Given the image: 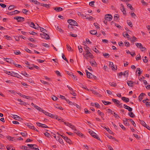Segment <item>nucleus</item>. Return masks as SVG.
Wrapping results in <instances>:
<instances>
[{
  "label": "nucleus",
  "mask_w": 150,
  "mask_h": 150,
  "mask_svg": "<svg viewBox=\"0 0 150 150\" xmlns=\"http://www.w3.org/2000/svg\"><path fill=\"white\" fill-rule=\"evenodd\" d=\"M84 48L86 51V53L85 54H83V56L85 58L87 59L88 57L91 58H93V55L89 51L90 48L86 46V47H84Z\"/></svg>",
  "instance_id": "obj_1"
},
{
  "label": "nucleus",
  "mask_w": 150,
  "mask_h": 150,
  "mask_svg": "<svg viewBox=\"0 0 150 150\" xmlns=\"http://www.w3.org/2000/svg\"><path fill=\"white\" fill-rule=\"evenodd\" d=\"M67 22L69 24L74 26H78V25L77 22H76L74 20L69 19L67 20Z\"/></svg>",
  "instance_id": "obj_2"
},
{
  "label": "nucleus",
  "mask_w": 150,
  "mask_h": 150,
  "mask_svg": "<svg viewBox=\"0 0 150 150\" xmlns=\"http://www.w3.org/2000/svg\"><path fill=\"white\" fill-rule=\"evenodd\" d=\"M112 100L114 103L117 105V106L118 107L120 108H122V104L120 103V102L118 100L115 99H112Z\"/></svg>",
  "instance_id": "obj_3"
},
{
  "label": "nucleus",
  "mask_w": 150,
  "mask_h": 150,
  "mask_svg": "<svg viewBox=\"0 0 150 150\" xmlns=\"http://www.w3.org/2000/svg\"><path fill=\"white\" fill-rule=\"evenodd\" d=\"M89 133L93 137L95 138L96 139H97L99 141H100V139L99 138L98 136L97 135L95 132L91 131L89 132Z\"/></svg>",
  "instance_id": "obj_4"
},
{
  "label": "nucleus",
  "mask_w": 150,
  "mask_h": 150,
  "mask_svg": "<svg viewBox=\"0 0 150 150\" xmlns=\"http://www.w3.org/2000/svg\"><path fill=\"white\" fill-rule=\"evenodd\" d=\"M14 19L16 20L18 22H22L24 21V18L23 17L20 16L15 17Z\"/></svg>",
  "instance_id": "obj_5"
},
{
  "label": "nucleus",
  "mask_w": 150,
  "mask_h": 150,
  "mask_svg": "<svg viewBox=\"0 0 150 150\" xmlns=\"http://www.w3.org/2000/svg\"><path fill=\"white\" fill-rule=\"evenodd\" d=\"M105 19L108 21H111L112 18V16L110 14H106L105 16Z\"/></svg>",
  "instance_id": "obj_6"
},
{
  "label": "nucleus",
  "mask_w": 150,
  "mask_h": 150,
  "mask_svg": "<svg viewBox=\"0 0 150 150\" xmlns=\"http://www.w3.org/2000/svg\"><path fill=\"white\" fill-rule=\"evenodd\" d=\"M40 35L42 38L45 39H49L50 38L49 35L46 33H40Z\"/></svg>",
  "instance_id": "obj_7"
},
{
  "label": "nucleus",
  "mask_w": 150,
  "mask_h": 150,
  "mask_svg": "<svg viewBox=\"0 0 150 150\" xmlns=\"http://www.w3.org/2000/svg\"><path fill=\"white\" fill-rule=\"evenodd\" d=\"M10 75L20 79H21V78H22V77L21 76H20L18 74L15 73L13 71H11V74H10Z\"/></svg>",
  "instance_id": "obj_8"
},
{
  "label": "nucleus",
  "mask_w": 150,
  "mask_h": 150,
  "mask_svg": "<svg viewBox=\"0 0 150 150\" xmlns=\"http://www.w3.org/2000/svg\"><path fill=\"white\" fill-rule=\"evenodd\" d=\"M47 116H48L52 118H54L55 115H54L53 114L47 112L44 110L43 113Z\"/></svg>",
  "instance_id": "obj_9"
},
{
  "label": "nucleus",
  "mask_w": 150,
  "mask_h": 150,
  "mask_svg": "<svg viewBox=\"0 0 150 150\" xmlns=\"http://www.w3.org/2000/svg\"><path fill=\"white\" fill-rule=\"evenodd\" d=\"M61 136L62 137L63 139H64L66 141V142L68 143L69 144H70L71 142V140L69 139H68V137H65L64 136H63V135H61Z\"/></svg>",
  "instance_id": "obj_10"
},
{
  "label": "nucleus",
  "mask_w": 150,
  "mask_h": 150,
  "mask_svg": "<svg viewBox=\"0 0 150 150\" xmlns=\"http://www.w3.org/2000/svg\"><path fill=\"white\" fill-rule=\"evenodd\" d=\"M36 124L39 127H40L42 128H48V127L45 124H42L40 122H38L36 123Z\"/></svg>",
  "instance_id": "obj_11"
},
{
  "label": "nucleus",
  "mask_w": 150,
  "mask_h": 150,
  "mask_svg": "<svg viewBox=\"0 0 150 150\" xmlns=\"http://www.w3.org/2000/svg\"><path fill=\"white\" fill-rule=\"evenodd\" d=\"M4 59L8 63L14 64V61L10 59V58H4Z\"/></svg>",
  "instance_id": "obj_12"
},
{
  "label": "nucleus",
  "mask_w": 150,
  "mask_h": 150,
  "mask_svg": "<svg viewBox=\"0 0 150 150\" xmlns=\"http://www.w3.org/2000/svg\"><path fill=\"white\" fill-rule=\"evenodd\" d=\"M121 6L122 7V8H121V11L122 12L123 14L124 15H125L126 14V11L124 8V6L122 4H121Z\"/></svg>",
  "instance_id": "obj_13"
},
{
  "label": "nucleus",
  "mask_w": 150,
  "mask_h": 150,
  "mask_svg": "<svg viewBox=\"0 0 150 150\" xmlns=\"http://www.w3.org/2000/svg\"><path fill=\"white\" fill-rule=\"evenodd\" d=\"M121 99L124 101L126 102H128L129 101V99L125 97H122L121 98Z\"/></svg>",
  "instance_id": "obj_14"
},
{
  "label": "nucleus",
  "mask_w": 150,
  "mask_h": 150,
  "mask_svg": "<svg viewBox=\"0 0 150 150\" xmlns=\"http://www.w3.org/2000/svg\"><path fill=\"white\" fill-rule=\"evenodd\" d=\"M12 117L15 120H19L21 118L18 116L16 115H12Z\"/></svg>",
  "instance_id": "obj_15"
},
{
  "label": "nucleus",
  "mask_w": 150,
  "mask_h": 150,
  "mask_svg": "<svg viewBox=\"0 0 150 150\" xmlns=\"http://www.w3.org/2000/svg\"><path fill=\"white\" fill-rule=\"evenodd\" d=\"M20 12L19 11H18L17 10H15L14 11H12L11 12H10V15H13L16 14H18Z\"/></svg>",
  "instance_id": "obj_16"
},
{
  "label": "nucleus",
  "mask_w": 150,
  "mask_h": 150,
  "mask_svg": "<svg viewBox=\"0 0 150 150\" xmlns=\"http://www.w3.org/2000/svg\"><path fill=\"white\" fill-rule=\"evenodd\" d=\"M54 119H57L60 122H64V121H63V119H62L61 117H59L57 115H55Z\"/></svg>",
  "instance_id": "obj_17"
},
{
  "label": "nucleus",
  "mask_w": 150,
  "mask_h": 150,
  "mask_svg": "<svg viewBox=\"0 0 150 150\" xmlns=\"http://www.w3.org/2000/svg\"><path fill=\"white\" fill-rule=\"evenodd\" d=\"M109 66L110 67H111L112 69H115L116 70V69H117V67H116V69L115 68V67L114 66L113 64V62H110L109 64Z\"/></svg>",
  "instance_id": "obj_18"
},
{
  "label": "nucleus",
  "mask_w": 150,
  "mask_h": 150,
  "mask_svg": "<svg viewBox=\"0 0 150 150\" xmlns=\"http://www.w3.org/2000/svg\"><path fill=\"white\" fill-rule=\"evenodd\" d=\"M127 85L129 86L132 87L133 86V82L131 81H127Z\"/></svg>",
  "instance_id": "obj_19"
},
{
  "label": "nucleus",
  "mask_w": 150,
  "mask_h": 150,
  "mask_svg": "<svg viewBox=\"0 0 150 150\" xmlns=\"http://www.w3.org/2000/svg\"><path fill=\"white\" fill-rule=\"evenodd\" d=\"M20 148L22 149L25 150H30V148L24 146H20Z\"/></svg>",
  "instance_id": "obj_20"
},
{
  "label": "nucleus",
  "mask_w": 150,
  "mask_h": 150,
  "mask_svg": "<svg viewBox=\"0 0 150 150\" xmlns=\"http://www.w3.org/2000/svg\"><path fill=\"white\" fill-rule=\"evenodd\" d=\"M54 9L55 10L58 12L60 11L63 10L62 8L60 7H56Z\"/></svg>",
  "instance_id": "obj_21"
},
{
  "label": "nucleus",
  "mask_w": 150,
  "mask_h": 150,
  "mask_svg": "<svg viewBox=\"0 0 150 150\" xmlns=\"http://www.w3.org/2000/svg\"><path fill=\"white\" fill-rule=\"evenodd\" d=\"M143 95H145V94L144 93H141L139 96V100L140 101H141L143 99L142 97Z\"/></svg>",
  "instance_id": "obj_22"
},
{
  "label": "nucleus",
  "mask_w": 150,
  "mask_h": 150,
  "mask_svg": "<svg viewBox=\"0 0 150 150\" xmlns=\"http://www.w3.org/2000/svg\"><path fill=\"white\" fill-rule=\"evenodd\" d=\"M127 119H128L126 118L125 119V120H123L124 123L125 125H126L127 126H129V122L128 121V120Z\"/></svg>",
  "instance_id": "obj_23"
},
{
  "label": "nucleus",
  "mask_w": 150,
  "mask_h": 150,
  "mask_svg": "<svg viewBox=\"0 0 150 150\" xmlns=\"http://www.w3.org/2000/svg\"><path fill=\"white\" fill-rule=\"evenodd\" d=\"M90 63L92 66L96 67L97 65L95 61L90 62Z\"/></svg>",
  "instance_id": "obj_24"
},
{
  "label": "nucleus",
  "mask_w": 150,
  "mask_h": 150,
  "mask_svg": "<svg viewBox=\"0 0 150 150\" xmlns=\"http://www.w3.org/2000/svg\"><path fill=\"white\" fill-rule=\"evenodd\" d=\"M27 23L30 26L33 28H34V27H35V25L34 24V23L33 22H30V23L29 22H27Z\"/></svg>",
  "instance_id": "obj_25"
},
{
  "label": "nucleus",
  "mask_w": 150,
  "mask_h": 150,
  "mask_svg": "<svg viewBox=\"0 0 150 150\" xmlns=\"http://www.w3.org/2000/svg\"><path fill=\"white\" fill-rule=\"evenodd\" d=\"M93 75L90 72L87 73V77L88 78H92V76Z\"/></svg>",
  "instance_id": "obj_26"
},
{
  "label": "nucleus",
  "mask_w": 150,
  "mask_h": 150,
  "mask_svg": "<svg viewBox=\"0 0 150 150\" xmlns=\"http://www.w3.org/2000/svg\"><path fill=\"white\" fill-rule=\"evenodd\" d=\"M126 4L127 6L131 10H133V8L130 4H129L128 3H127Z\"/></svg>",
  "instance_id": "obj_27"
},
{
  "label": "nucleus",
  "mask_w": 150,
  "mask_h": 150,
  "mask_svg": "<svg viewBox=\"0 0 150 150\" xmlns=\"http://www.w3.org/2000/svg\"><path fill=\"white\" fill-rule=\"evenodd\" d=\"M50 5V4H44L42 3L41 4V6L46 7L47 8H49Z\"/></svg>",
  "instance_id": "obj_28"
},
{
  "label": "nucleus",
  "mask_w": 150,
  "mask_h": 150,
  "mask_svg": "<svg viewBox=\"0 0 150 150\" xmlns=\"http://www.w3.org/2000/svg\"><path fill=\"white\" fill-rule=\"evenodd\" d=\"M108 132L110 134H112L113 133L112 132L111 130L110 129L108 128H106L105 127H104Z\"/></svg>",
  "instance_id": "obj_29"
},
{
  "label": "nucleus",
  "mask_w": 150,
  "mask_h": 150,
  "mask_svg": "<svg viewBox=\"0 0 150 150\" xmlns=\"http://www.w3.org/2000/svg\"><path fill=\"white\" fill-rule=\"evenodd\" d=\"M90 33L92 35H95L97 33V31L94 30L90 31Z\"/></svg>",
  "instance_id": "obj_30"
},
{
  "label": "nucleus",
  "mask_w": 150,
  "mask_h": 150,
  "mask_svg": "<svg viewBox=\"0 0 150 150\" xmlns=\"http://www.w3.org/2000/svg\"><path fill=\"white\" fill-rule=\"evenodd\" d=\"M6 138L8 140L10 141H14L13 139H14V138L13 137L10 136H7Z\"/></svg>",
  "instance_id": "obj_31"
},
{
  "label": "nucleus",
  "mask_w": 150,
  "mask_h": 150,
  "mask_svg": "<svg viewBox=\"0 0 150 150\" xmlns=\"http://www.w3.org/2000/svg\"><path fill=\"white\" fill-rule=\"evenodd\" d=\"M128 115L131 117H135V115L132 112H129L128 113Z\"/></svg>",
  "instance_id": "obj_32"
},
{
  "label": "nucleus",
  "mask_w": 150,
  "mask_h": 150,
  "mask_svg": "<svg viewBox=\"0 0 150 150\" xmlns=\"http://www.w3.org/2000/svg\"><path fill=\"white\" fill-rule=\"evenodd\" d=\"M6 148L7 149V150H15V149H13V146H6Z\"/></svg>",
  "instance_id": "obj_33"
},
{
  "label": "nucleus",
  "mask_w": 150,
  "mask_h": 150,
  "mask_svg": "<svg viewBox=\"0 0 150 150\" xmlns=\"http://www.w3.org/2000/svg\"><path fill=\"white\" fill-rule=\"evenodd\" d=\"M102 102L105 105H109L111 104V103L110 102L106 101L104 100H102Z\"/></svg>",
  "instance_id": "obj_34"
},
{
  "label": "nucleus",
  "mask_w": 150,
  "mask_h": 150,
  "mask_svg": "<svg viewBox=\"0 0 150 150\" xmlns=\"http://www.w3.org/2000/svg\"><path fill=\"white\" fill-rule=\"evenodd\" d=\"M139 122L144 127H145L146 125L145 122L143 120H139Z\"/></svg>",
  "instance_id": "obj_35"
},
{
  "label": "nucleus",
  "mask_w": 150,
  "mask_h": 150,
  "mask_svg": "<svg viewBox=\"0 0 150 150\" xmlns=\"http://www.w3.org/2000/svg\"><path fill=\"white\" fill-rule=\"evenodd\" d=\"M109 84L111 86H113L115 87L117 86V84L113 82H110L109 83Z\"/></svg>",
  "instance_id": "obj_36"
},
{
  "label": "nucleus",
  "mask_w": 150,
  "mask_h": 150,
  "mask_svg": "<svg viewBox=\"0 0 150 150\" xmlns=\"http://www.w3.org/2000/svg\"><path fill=\"white\" fill-rule=\"evenodd\" d=\"M137 71H139L138 72V74H139V76H140V74H141L142 72V70L141 71L140 68H139L137 69L136 72H137Z\"/></svg>",
  "instance_id": "obj_37"
},
{
  "label": "nucleus",
  "mask_w": 150,
  "mask_h": 150,
  "mask_svg": "<svg viewBox=\"0 0 150 150\" xmlns=\"http://www.w3.org/2000/svg\"><path fill=\"white\" fill-rule=\"evenodd\" d=\"M68 28L70 30H72L74 28V27L72 25L69 24L68 25Z\"/></svg>",
  "instance_id": "obj_38"
},
{
  "label": "nucleus",
  "mask_w": 150,
  "mask_h": 150,
  "mask_svg": "<svg viewBox=\"0 0 150 150\" xmlns=\"http://www.w3.org/2000/svg\"><path fill=\"white\" fill-rule=\"evenodd\" d=\"M54 106L57 109H59L62 110H63V108L61 106H59L58 105H55Z\"/></svg>",
  "instance_id": "obj_39"
},
{
  "label": "nucleus",
  "mask_w": 150,
  "mask_h": 150,
  "mask_svg": "<svg viewBox=\"0 0 150 150\" xmlns=\"http://www.w3.org/2000/svg\"><path fill=\"white\" fill-rule=\"evenodd\" d=\"M40 30L43 33H45V32H47V30L42 27H40Z\"/></svg>",
  "instance_id": "obj_40"
},
{
  "label": "nucleus",
  "mask_w": 150,
  "mask_h": 150,
  "mask_svg": "<svg viewBox=\"0 0 150 150\" xmlns=\"http://www.w3.org/2000/svg\"><path fill=\"white\" fill-rule=\"evenodd\" d=\"M128 120L130 121L132 123V125H133V126L134 127H135L136 126V125L134 122V121L132 119H128Z\"/></svg>",
  "instance_id": "obj_41"
},
{
  "label": "nucleus",
  "mask_w": 150,
  "mask_h": 150,
  "mask_svg": "<svg viewBox=\"0 0 150 150\" xmlns=\"http://www.w3.org/2000/svg\"><path fill=\"white\" fill-rule=\"evenodd\" d=\"M136 45L139 48H140L142 47V44L140 43H136Z\"/></svg>",
  "instance_id": "obj_42"
},
{
  "label": "nucleus",
  "mask_w": 150,
  "mask_h": 150,
  "mask_svg": "<svg viewBox=\"0 0 150 150\" xmlns=\"http://www.w3.org/2000/svg\"><path fill=\"white\" fill-rule=\"evenodd\" d=\"M62 58L64 60H65L68 63L69 62H68V60H67V59L66 58V57H65L64 55L63 54H62Z\"/></svg>",
  "instance_id": "obj_43"
},
{
  "label": "nucleus",
  "mask_w": 150,
  "mask_h": 150,
  "mask_svg": "<svg viewBox=\"0 0 150 150\" xmlns=\"http://www.w3.org/2000/svg\"><path fill=\"white\" fill-rule=\"evenodd\" d=\"M32 1L33 2H34V4H37V5H39L40 4V2L37 1L36 0H32Z\"/></svg>",
  "instance_id": "obj_44"
},
{
  "label": "nucleus",
  "mask_w": 150,
  "mask_h": 150,
  "mask_svg": "<svg viewBox=\"0 0 150 150\" xmlns=\"http://www.w3.org/2000/svg\"><path fill=\"white\" fill-rule=\"evenodd\" d=\"M113 115L115 117L117 118V119H119V118H120L119 116L117 115V114H116L115 112H113Z\"/></svg>",
  "instance_id": "obj_45"
},
{
  "label": "nucleus",
  "mask_w": 150,
  "mask_h": 150,
  "mask_svg": "<svg viewBox=\"0 0 150 150\" xmlns=\"http://www.w3.org/2000/svg\"><path fill=\"white\" fill-rule=\"evenodd\" d=\"M21 105H25V106H26L27 105H28V104L27 103L23 101H21V102H20L19 103Z\"/></svg>",
  "instance_id": "obj_46"
},
{
  "label": "nucleus",
  "mask_w": 150,
  "mask_h": 150,
  "mask_svg": "<svg viewBox=\"0 0 150 150\" xmlns=\"http://www.w3.org/2000/svg\"><path fill=\"white\" fill-rule=\"evenodd\" d=\"M15 6L14 5H11L10 6L8 7V9L9 10H11L13 9L15 7Z\"/></svg>",
  "instance_id": "obj_47"
},
{
  "label": "nucleus",
  "mask_w": 150,
  "mask_h": 150,
  "mask_svg": "<svg viewBox=\"0 0 150 150\" xmlns=\"http://www.w3.org/2000/svg\"><path fill=\"white\" fill-rule=\"evenodd\" d=\"M132 38L133 39H132L131 40L132 42H134L137 40V38L134 36H133Z\"/></svg>",
  "instance_id": "obj_48"
},
{
  "label": "nucleus",
  "mask_w": 150,
  "mask_h": 150,
  "mask_svg": "<svg viewBox=\"0 0 150 150\" xmlns=\"http://www.w3.org/2000/svg\"><path fill=\"white\" fill-rule=\"evenodd\" d=\"M127 23L128 25L130 26L131 27H132V23L130 21H127Z\"/></svg>",
  "instance_id": "obj_49"
},
{
  "label": "nucleus",
  "mask_w": 150,
  "mask_h": 150,
  "mask_svg": "<svg viewBox=\"0 0 150 150\" xmlns=\"http://www.w3.org/2000/svg\"><path fill=\"white\" fill-rule=\"evenodd\" d=\"M58 141L60 143L62 144H64V142L63 141V140L61 138H59L58 139Z\"/></svg>",
  "instance_id": "obj_50"
},
{
  "label": "nucleus",
  "mask_w": 150,
  "mask_h": 150,
  "mask_svg": "<svg viewBox=\"0 0 150 150\" xmlns=\"http://www.w3.org/2000/svg\"><path fill=\"white\" fill-rule=\"evenodd\" d=\"M144 58V59H143V62L144 63H147L148 62V59H147V57L146 56H145Z\"/></svg>",
  "instance_id": "obj_51"
},
{
  "label": "nucleus",
  "mask_w": 150,
  "mask_h": 150,
  "mask_svg": "<svg viewBox=\"0 0 150 150\" xmlns=\"http://www.w3.org/2000/svg\"><path fill=\"white\" fill-rule=\"evenodd\" d=\"M36 109H37V110H39V111H41L43 113L44 110H42L41 108L38 106V108H37Z\"/></svg>",
  "instance_id": "obj_52"
},
{
  "label": "nucleus",
  "mask_w": 150,
  "mask_h": 150,
  "mask_svg": "<svg viewBox=\"0 0 150 150\" xmlns=\"http://www.w3.org/2000/svg\"><path fill=\"white\" fill-rule=\"evenodd\" d=\"M98 113L99 114V115L101 116L104 115V113L101 112L100 110H98Z\"/></svg>",
  "instance_id": "obj_53"
},
{
  "label": "nucleus",
  "mask_w": 150,
  "mask_h": 150,
  "mask_svg": "<svg viewBox=\"0 0 150 150\" xmlns=\"http://www.w3.org/2000/svg\"><path fill=\"white\" fill-rule=\"evenodd\" d=\"M108 137L110 139H114L116 141H117V140L114 137H113L110 135H108Z\"/></svg>",
  "instance_id": "obj_54"
},
{
  "label": "nucleus",
  "mask_w": 150,
  "mask_h": 150,
  "mask_svg": "<svg viewBox=\"0 0 150 150\" xmlns=\"http://www.w3.org/2000/svg\"><path fill=\"white\" fill-rule=\"evenodd\" d=\"M21 134L23 137H25L27 134V133L26 132H21Z\"/></svg>",
  "instance_id": "obj_55"
},
{
  "label": "nucleus",
  "mask_w": 150,
  "mask_h": 150,
  "mask_svg": "<svg viewBox=\"0 0 150 150\" xmlns=\"http://www.w3.org/2000/svg\"><path fill=\"white\" fill-rule=\"evenodd\" d=\"M34 146H33L32 149H34V150H39L38 149V147L35 144H34Z\"/></svg>",
  "instance_id": "obj_56"
},
{
  "label": "nucleus",
  "mask_w": 150,
  "mask_h": 150,
  "mask_svg": "<svg viewBox=\"0 0 150 150\" xmlns=\"http://www.w3.org/2000/svg\"><path fill=\"white\" fill-rule=\"evenodd\" d=\"M14 53L15 54H17V55L21 53L19 50H14Z\"/></svg>",
  "instance_id": "obj_57"
},
{
  "label": "nucleus",
  "mask_w": 150,
  "mask_h": 150,
  "mask_svg": "<svg viewBox=\"0 0 150 150\" xmlns=\"http://www.w3.org/2000/svg\"><path fill=\"white\" fill-rule=\"evenodd\" d=\"M77 14L79 16H81L83 17H86V16H84V15L80 12H77Z\"/></svg>",
  "instance_id": "obj_58"
},
{
  "label": "nucleus",
  "mask_w": 150,
  "mask_h": 150,
  "mask_svg": "<svg viewBox=\"0 0 150 150\" xmlns=\"http://www.w3.org/2000/svg\"><path fill=\"white\" fill-rule=\"evenodd\" d=\"M123 75L125 76H126L127 77L128 76V71H125L123 73Z\"/></svg>",
  "instance_id": "obj_59"
},
{
  "label": "nucleus",
  "mask_w": 150,
  "mask_h": 150,
  "mask_svg": "<svg viewBox=\"0 0 150 150\" xmlns=\"http://www.w3.org/2000/svg\"><path fill=\"white\" fill-rule=\"evenodd\" d=\"M21 74L27 77H28L29 76V75L25 72H24L22 73Z\"/></svg>",
  "instance_id": "obj_60"
},
{
  "label": "nucleus",
  "mask_w": 150,
  "mask_h": 150,
  "mask_svg": "<svg viewBox=\"0 0 150 150\" xmlns=\"http://www.w3.org/2000/svg\"><path fill=\"white\" fill-rule=\"evenodd\" d=\"M119 126L123 129V130H125V127L123 125L121 124L120 123H119Z\"/></svg>",
  "instance_id": "obj_61"
},
{
  "label": "nucleus",
  "mask_w": 150,
  "mask_h": 150,
  "mask_svg": "<svg viewBox=\"0 0 150 150\" xmlns=\"http://www.w3.org/2000/svg\"><path fill=\"white\" fill-rule=\"evenodd\" d=\"M71 76L74 80H77V78L76 76H75L74 74H73Z\"/></svg>",
  "instance_id": "obj_62"
},
{
  "label": "nucleus",
  "mask_w": 150,
  "mask_h": 150,
  "mask_svg": "<svg viewBox=\"0 0 150 150\" xmlns=\"http://www.w3.org/2000/svg\"><path fill=\"white\" fill-rule=\"evenodd\" d=\"M125 45L127 47H129L130 44L127 41H125Z\"/></svg>",
  "instance_id": "obj_63"
},
{
  "label": "nucleus",
  "mask_w": 150,
  "mask_h": 150,
  "mask_svg": "<svg viewBox=\"0 0 150 150\" xmlns=\"http://www.w3.org/2000/svg\"><path fill=\"white\" fill-rule=\"evenodd\" d=\"M84 111L85 113L86 114L90 113L91 112L90 111H89V110H88V109L86 108H85L84 109Z\"/></svg>",
  "instance_id": "obj_64"
}]
</instances>
